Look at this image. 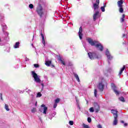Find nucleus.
<instances>
[{
  "label": "nucleus",
  "instance_id": "de8ad7c7",
  "mask_svg": "<svg viewBox=\"0 0 128 128\" xmlns=\"http://www.w3.org/2000/svg\"><path fill=\"white\" fill-rule=\"evenodd\" d=\"M25 60H26V62H28V60H30V59H28V58L26 57Z\"/></svg>",
  "mask_w": 128,
  "mask_h": 128
},
{
  "label": "nucleus",
  "instance_id": "2f4dec72",
  "mask_svg": "<svg viewBox=\"0 0 128 128\" xmlns=\"http://www.w3.org/2000/svg\"><path fill=\"white\" fill-rule=\"evenodd\" d=\"M90 112H94V107H92L90 108Z\"/></svg>",
  "mask_w": 128,
  "mask_h": 128
},
{
  "label": "nucleus",
  "instance_id": "9d476101",
  "mask_svg": "<svg viewBox=\"0 0 128 128\" xmlns=\"http://www.w3.org/2000/svg\"><path fill=\"white\" fill-rule=\"evenodd\" d=\"M93 108H94V112L96 113L98 112L100 110V106L98 104V102H94L93 104Z\"/></svg>",
  "mask_w": 128,
  "mask_h": 128
},
{
  "label": "nucleus",
  "instance_id": "20e7f679",
  "mask_svg": "<svg viewBox=\"0 0 128 128\" xmlns=\"http://www.w3.org/2000/svg\"><path fill=\"white\" fill-rule=\"evenodd\" d=\"M32 77L34 78V80L35 82H36L37 84H41V86H42V90L44 88V83L42 82V80H40V76H38L36 73V72L32 71Z\"/></svg>",
  "mask_w": 128,
  "mask_h": 128
},
{
  "label": "nucleus",
  "instance_id": "f3484780",
  "mask_svg": "<svg viewBox=\"0 0 128 128\" xmlns=\"http://www.w3.org/2000/svg\"><path fill=\"white\" fill-rule=\"evenodd\" d=\"M20 42H16L15 44L14 45V48H20Z\"/></svg>",
  "mask_w": 128,
  "mask_h": 128
},
{
  "label": "nucleus",
  "instance_id": "2eb2a0df",
  "mask_svg": "<svg viewBox=\"0 0 128 128\" xmlns=\"http://www.w3.org/2000/svg\"><path fill=\"white\" fill-rule=\"evenodd\" d=\"M111 112L113 114L114 118L118 117V110L112 109L111 110Z\"/></svg>",
  "mask_w": 128,
  "mask_h": 128
},
{
  "label": "nucleus",
  "instance_id": "ea45409f",
  "mask_svg": "<svg viewBox=\"0 0 128 128\" xmlns=\"http://www.w3.org/2000/svg\"><path fill=\"white\" fill-rule=\"evenodd\" d=\"M34 67H35L36 68H40V65H38V64H34Z\"/></svg>",
  "mask_w": 128,
  "mask_h": 128
},
{
  "label": "nucleus",
  "instance_id": "5701e85b",
  "mask_svg": "<svg viewBox=\"0 0 128 128\" xmlns=\"http://www.w3.org/2000/svg\"><path fill=\"white\" fill-rule=\"evenodd\" d=\"M106 4H104V6H101L100 8V10H102V12H106Z\"/></svg>",
  "mask_w": 128,
  "mask_h": 128
},
{
  "label": "nucleus",
  "instance_id": "09e8293b",
  "mask_svg": "<svg viewBox=\"0 0 128 128\" xmlns=\"http://www.w3.org/2000/svg\"><path fill=\"white\" fill-rule=\"evenodd\" d=\"M124 126H128V123H124Z\"/></svg>",
  "mask_w": 128,
  "mask_h": 128
},
{
  "label": "nucleus",
  "instance_id": "f8f14e48",
  "mask_svg": "<svg viewBox=\"0 0 128 128\" xmlns=\"http://www.w3.org/2000/svg\"><path fill=\"white\" fill-rule=\"evenodd\" d=\"M111 88L113 90L114 92L116 94V96H118L120 94V92L116 90V86L114 83L111 84Z\"/></svg>",
  "mask_w": 128,
  "mask_h": 128
},
{
  "label": "nucleus",
  "instance_id": "9b49d317",
  "mask_svg": "<svg viewBox=\"0 0 128 128\" xmlns=\"http://www.w3.org/2000/svg\"><path fill=\"white\" fill-rule=\"evenodd\" d=\"M100 18V11H95V12L93 15V20H94V22H96V20L98 18Z\"/></svg>",
  "mask_w": 128,
  "mask_h": 128
},
{
  "label": "nucleus",
  "instance_id": "c03bdc74",
  "mask_svg": "<svg viewBox=\"0 0 128 128\" xmlns=\"http://www.w3.org/2000/svg\"><path fill=\"white\" fill-rule=\"evenodd\" d=\"M97 128H102V126L100 125V124H98V126H97Z\"/></svg>",
  "mask_w": 128,
  "mask_h": 128
},
{
  "label": "nucleus",
  "instance_id": "39448f33",
  "mask_svg": "<svg viewBox=\"0 0 128 128\" xmlns=\"http://www.w3.org/2000/svg\"><path fill=\"white\" fill-rule=\"evenodd\" d=\"M105 86H106V80H104V79L102 78L100 81L98 82L97 87L100 92H104Z\"/></svg>",
  "mask_w": 128,
  "mask_h": 128
},
{
  "label": "nucleus",
  "instance_id": "052dcab7",
  "mask_svg": "<svg viewBox=\"0 0 128 128\" xmlns=\"http://www.w3.org/2000/svg\"><path fill=\"white\" fill-rule=\"evenodd\" d=\"M8 4H6L5 5V6H8Z\"/></svg>",
  "mask_w": 128,
  "mask_h": 128
},
{
  "label": "nucleus",
  "instance_id": "864d4df0",
  "mask_svg": "<svg viewBox=\"0 0 128 128\" xmlns=\"http://www.w3.org/2000/svg\"><path fill=\"white\" fill-rule=\"evenodd\" d=\"M68 10H69V9H70V8H68L67 6H66V8H64V9H65V10H68Z\"/></svg>",
  "mask_w": 128,
  "mask_h": 128
},
{
  "label": "nucleus",
  "instance_id": "a211bd4d",
  "mask_svg": "<svg viewBox=\"0 0 128 128\" xmlns=\"http://www.w3.org/2000/svg\"><path fill=\"white\" fill-rule=\"evenodd\" d=\"M45 64L47 66H50V64H52V61L48 60H45Z\"/></svg>",
  "mask_w": 128,
  "mask_h": 128
},
{
  "label": "nucleus",
  "instance_id": "8fccbe9b",
  "mask_svg": "<svg viewBox=\"0 0 128 128\" xmlns=\"http://www.w3.org/2000/svg\"><path fill=\"white\" fill-rule=\"evenodd\" d=\"M50 66H51V68H54V64H50Z\"/></svg>",
  "mask_w": 128,
  "mask_h": 128
},
{
  "label": "nucleus",
  "instance_id": "cd10ccee",
  "mask_svg": "<svg viewBox=\"0 0 128 128\" xmlns=\"http://www.w3.org/2000/svg\"><path fill=\"white\" fill-rule=\"evenodd\" d=\"M118 100L120 102H125L124 98L123 96L119 98Z\"/></svg>",
  "mask_w": 128,
  "mask_h": 128
},
{
  "label": "nucleus",
  "instance_id": "b1692460",
  "mask_svg": "<svg viewBox=\"0 0 128 128\" xmlns=\"http://www.w3.org/2000/svg\"><path fill=\"white\" fill-rule=\"evenodd\" d=\"M4 14H0V22H4Z\"/></svg>",
  "mask_w": 128,
  "mask_h": 128
},
{
  "label": "nucleus",
  "instance_id": "bf43d9fd",
  "mask_svg": "<svg viewBox=\"0 0 128 128\" xmlns=\"http://www.w3.org/2000/svg\"><path fill=\"white\" fill-rule=\"evenodd\" d=\"M32 46L33 48H34V44H32Z\"/></svg>",
  "mask_w": 128,
  "mask_h": 128
},
{
  "label": "nucleus",
  "instance_id": "bb28decb",
  "mask_svg": "<svg viewBox=\"0 0 128 128\" xmlns=\"http://www.w3.org/2000/svg\"><path fill=\"white\" fill-rule=\"evenodd\" d=\"M119 8V12H120V14H122L124 12V8H122V6H118Z\"/></svg>",
  "mask_w": 128,
  "mask_h": 128
},
{
  "label": "nucleus",
  "instance_id": "f704fd0d",
  "mask_svg": "<svg viewBox=\"0 0 128 128\" xmlns=\"http://www.w3.org/2000/svg\"><path fill=\"white\" fill-rule=\"evenodd\" d=\"M40 96H42V94L40 93V92H38L37 94L36 98H40Z\"/></svg>",
  "mask_w": 128,
  "mask_h": 128
},
{
  "label": "nucleus",
  "instance_id": "7ed1b4c3",
  "mask_svg": "<svg viewBox=\"0 0 128 128\" xmlns=\"http://www.w3.org/2000/svg\"><path fill=\"white\" fill-rule=\"evenodd\" d=\"M1 26L2 30V32L5 35V37L4 38V40L5 42H8L10 40V38L8 37V32H6V30H8V26L4 23L1 24Z\"/></svg>",
  "mask_w": 128,
  "mask_h": 128
},
{
  "label": "nucleus",
  "instance_id": "49530a36",
  "mask_svg": "<svg viewBox=\"0 0 128 128\" xmlns=\"http://www.w3.org/2000/svg\"><path fill=\"white\" fill-rule=\"evenodd\" d=\"M77 104V108H79V110H80V104Z\"/></svg>",
  "mask_w": 128,
  "mask_h": 128
},
{
  "label": "nucleus",
  "instance_id": "79ce46f5",
  "mask_svg": "<svg viewBox=\"0 0 128 128\" xmlns=\"http://www.w3.org/2000/svg\"><path fill=\"white\" fill-rule=\"evenodd\" d=\"M56 106H58V104L54 102V108H56Z\"/></svg>",
  "mask_w": 128,
  "mask_h": 128
},
{
  "label": "nucleus",
  "instance_id": "1a4fd4ad",
  "mask_svg": "<svg viewBox=\"0 0 128 128\" xmlns=\"http://www.w3.org/2000/svg\"><path fill=\"white\" fill-rule=\"evenodd\" d=\"M39 111H40V112H42L44 114H46L48 107H46L44 104H42L41 105V108H39Z\"/></svg>",
  "mask_w": 128,
  "mask_h": 128
},
{
  "label": "nucleus",
  "instance_id": "5fc2aeb1",
  "mask_svg": "<svg viewBox=\"0 0 128 128\" xmlns=\"http://www.w3.org/2000/svg\"><path fill=\"white\" fill-rule=\"evenodd\" d=\"M38 106V102H36L35 103V106Z\"/></svg>",
  "mask_w": 128,
  "mask_h": 128
},
{
  "label": "nucleus",
  "instance_id": "0eeeda50",
  "mask_svg": "<svg viewBox=\"0 0 128 128\" xmlns=\"http://www.w3.org/2000/svg\"><path fill=\"white\" fill-rule=\"evenodd\" d=\"M105 54L107 56L108 64H110V60H112V58H114V56H112L110 52V51L108 50V49L106 50Z\"/></svg>",
  "mask_w": 128,
  "mask_h": 128
},
{
  "label": "nucleus",
  "instance_id": "7c9ffc66",
  "mask_svg": "<svg viewBox=\"0 0 128 128\" xmlns=\"http://www.w3.org/2000/svg\"><path fill=\"white\" fill-rule=\"evenodd\" d=\"M5 110H7V112H8L10 110V108H8V104H5Z\"/></svg>",
  "mask_w": 128,
  "mask_h": 128
},
{
  "label": "nucleus",
  "instance_id": "13d9d810",
  "mask_svg": "<svg viewBox=\"0 0 128 128\" xmlns=\"http://www.w3.org/2000/svg\"><path fill=\"white\" fill-rule=\"evenodd\" d=\"M96 2V0H92V2Z\"/></svg>",
  "mask_w": 128,
  "mask_h": 128
},
{
  "label": "nucleus",
  "instance_id": "aec40b11",
  "mask_svg": "<svg viewBox=\"0 0 128 128\" xmlns=\"http://www.w3.org/2000/svg\"><path fill=\"white\" fill-rule=\"evenodd\" d=\"M56 114V112H54L52 114H50V116H48V118L52 120V118H54Z\"/></svg>",
  "mask_w": 128,
  "mask_h": 128
},
{
  "label": "nucleus",
  "instance_id": "dca6fc26",
  "mask_svg": "<svg viewBox=\"0 0 128 128\" xmlns=\"http://www.w3.org/2000/svg\"><path fill=\"white\" fill-rule=\"evenodd\" d=\"M57 58L62 64H63L64 66H66V63L64 62V61L62 60V56H58Z\"/></svg>",
  "mask_w": 128,
  "mask_h": 128
},
{
  "label": "nucleus",
  "instance_id": "6ab92c4d",
  "mask_svg": "<svg viewBox=\"0 0 128 128\" xmlns=\"http://www.w3.org/2000/svg\"><path fill=\"white\" fill-rule=\"evenodd\" d=\"M124 70H126V66H124L123 67L120 69V72L118 74V76H120Z\"/></svg>",
  "mask_w": 128,
  "mask_h": 128
},
{
  "label": "nucleus",
  "instance_id": "37998d69",
  "mask_svg": "<svg viewBox=\"0 0 128 128\" xmlns=\"http://www.w3.org/2000/svg\"><path fill=\"white\" fill-rule=\"evenodd\" d=\"M0 98L2 100H4V99H2V94H0Z\"/></svg>",
  "mask_w": 128,
  "mask_h": 128
},
{
  "label": "nucleus",
  "instance_id": "72a5a7b5",
  "mask_svg": "<svg viewBox=\"0 0 128 128\" xmlns=\"http://www.w3.org/2000/svg\"><path fill=\"white\" fill-rule=\"evenodd\" d=\"M5 44L2 42V40L0 38V46H4Z\"/></svg>",
  "mask_w": 128,
  "mask_h": 128
},
{
  "label": "nucleus",
  "instance_id": "393cba45",
  "mask_svg": "<svg viewBox=\"0 0 128 128\" xmlns=\"http://www.w3.org/2000/svg\"><path fill=\"white\" fill-rule=\"evenodd\" d=\"M74 76L76 78V80L78 82H80V77H78V74H74Z\"/></svg>",
  "mask_w": 128,
  "mask_h": 128
},
{
  "label": "nucleus",
  "instance_id": "c9c22d12",
  "mask_svg": "<svg viewBox=\"0 0 128 128\" xmlns=\"http://www.w3.org/2000/svg\"><path fill=\"white\" fill-rule=\"evenodd\" d=\"M98 94V90H96V89L94 90V94L96 96V94Z\"/></svg>",
  "mask_w": 128,
  "mask_h": 128
},
{
  "label": "nucleus",
  "instance_id": "473e14b6",
  "mask_svg": "<svg viewBox=\"0 0 128 128\" xmlns=\"http://www.w3.org/2000/svg\"><path fill=\"white\" fill-rule=\"evenodd\" d=\"M31 112H32V114H34V112H36V108H32L31 110Z\"/></svg>",
  "mask_w": 128,
  "mask_h": 128
},
{
  "label": "nucleus",
  "instance_id": "a878e982",
  "mask_svg": "<svg viewBox=\"0 0 128 128\" xmlns=\"http://www.w3.org/2000/svg\"><path fill=\"white\" fill-rule=\"evenodd\" d=\"M124 18H126V15L123 14L122 16V18H120V22L122 23L124 22Z\"/></svg>",
  "mask_w": 128,
  "mask_h": 128
},
{
  "label": "nucleus",
  "instance_id": "4be33fe9",
  "mask_svg": "<svg viewBox=\"0 0 128 128\" xmlns=\"http://www.w3.org/2000/svg\"><path fill=\"white\" fill-rule=\"evenodd\" d=\"M114 126H116L118 124V117H114V120L113 121Z\"/></svg>",
  "mask_w": 128,
  "mask_h": 128
},
{
  "label": "nucleus",
  "instance_id": "4c0bfd02",
  "mask_svg": "<svg viewBox=\"0 0 128 128\" xmlns=\"http://www.w3.org/2000/svg\"><path fill=\"white\" fill-rule=\"evenodd\" d=\"M69 124H70V126H73L74 125V121H72V120L69 121Z\"/></svg>",
  "mask_w": 128,
  "mask_h": 128
},
{
  "label": "nucleus",
  "instance_id": "4468645a",
  "mask_svg": "<svg viewBox=\"0 0 128 128\" xmlns=\"http://www.w3.org/2000/svg\"><path fill=\"white\" fill-rule=\"evenodd\" d=\"M40 34L42 38V42L44 46H46V41L44 40V34H42V30H40Z\"/></svg>",
  "mask_w": 128,
  "mask_h": 128
},
{
  "label": "nucleus",
  "instance_id": "0e129e2a",
  "mask_svg": "<svg viewBox=\"0 0 128 128\" xmlns=\"http://www.w3.org/2000/svg\"><path fill=\"white\" fill-rule=\"evenodd\" d=\"M33 38H34V36H33Z\"/></svg>",
  "mask_w": 128,
  "mask_h": 128
},
{
  "label": "nucleus",
  "instance_id": "423d86ee",
  "mask_svg": "<svg viewBox=\"0 0 128 128\" xmlns=\"http://www.w3.org/2000/svg\"><path fill=\"white\" fill-rule=\"evenodd\" d=\"M88 58L90 60H94L96 58L98 60L100 58V54L98 52H88Z\"/></svg>",
  "mask_w": 128,
  "mask_h": 128
},
{
  "label": "nucleus",
  "instance_id": "c85d7f7f",
  "mask_svg": "<svg viewBox=\"0 0 128 128\" xmlns=\"http://www.w3.org/2000/svg\"><path fill=\"white\" fill-rule=\"evenodd\" d=\"M83 128H90L88 125L84 123H83L82 124Z\"/></svg>",
  "mask_w": 128,
  "mask_h": 128
},
{
  "label": "nucleus",
  "instance_id": "680f3d73",
  "mask_svg": "<svg viewBox=\"0 0 128 128\" xmlns=\"http://www.w3.org/2000/svg\"><path fill=\"white\" fill-rule=\"evenodd\" d=\"M24 91H23V92H22V94H24Z\"/></svg>",
  "mask_w": 128,
  "mask_h": 128
},
{
  "label": "nucleus",
  "instance_id": "6e6552de",
  "mask_svg": "<svg viewBox=\"0 0 128 128\" xmlns=\"http://www.w3.org/2000/svg\"><path fill=\"white\" fill-rule=\"evenodd\" d=\"M92 8L94 10V12H98V10H98V8H100V0H96V3L92 2Z\"/></svg>",
  "mask_w": 128,
  "mask_h": 128
},
{
  "label": "nucleus",
  "instance_id": "c756f323",
  "mask_svg": "<svg viewBox=\"0 0 128 128\" xmlns=\"http://www.w3.org/2000/svg\"><path fill=\"white\" fill-rule=\"evenodd\" d=\"M60 98H57L54 100L55 104H58V102H60Z\"/></svg>",
  "mask_w": 128,
  "mask_h": 128
},
{
  "label": "nucleus",
  "instance_id": "6e6d98bb",
  "mask_svg": "<svg viewBox=\"0 0 128 128\" xmlns=\"http://www.w3.org/2000/svg\"><path fill=\"white\" fill-rule=\"evenodd\" d=\"M122 36H123V38H124V36H126V34H123Z\"/></svg>",
  "mask_w": 128,
  "mask_h": 128
},
{
  "label": "nucleus",
  "instance_id": "4d7b16f0",
  "mask_svg": "<svg viewBox=\"0 0 128 128\" xmlns=\"http://www.w3.org/2000/svg\"><path fill=\"white\" fill-rule=\"evenodd\" d=\"M39 120H40V122H42V118H39Z\"/></svg>",
  "mask_w": 128,
  "mask_h": 128
},
{
  "label": "nucleus",
  "instance_id": "f257e3e1",
  "mask_svg": "<svg viewBox=\"0 0 128 128\" xmlns=\"http://www.w3.org/2000/svg\"><path fill=\"white\" fill-rule=\"evenodd\" d=\"M36 12L39 16L40 18L46 20L48 16V10L42 8V4H39L36 8Z\"/></svg>",
  "mask_w": 128,
  "mask_h": 128
},
{
  "label": "nucleus",
  "instance_id": "a19ab883",
  "mask_svg": "<svg viewBox=\"0 0 128 128\" xmlns=\"http://www.w3.org/2000/svg\"><path fill=\"white\" fill-rule=\"evenodd\" d=\"M30 96L32 100H34V94H30Z\"/></svg>",
  "mask_w": 128,
  "mask_h": 128
},
{
  "label": "nucleus",
  "instance_id": "603ef678",
  "mask_svg": "<svg viewBox=\"0 0 128 128\" xmlns=\"http://www.w3.org/2000/svg\"><path fill=\"white\" fill-rule=\"evenodd\" d=\"M120 122H121V124H124V120H121Z\"/></svg>",
  "mask_w": 128,
  "mask_h": 128
},
{
  "label": "nucleus",
  "instance_id": "412c9836",
  "mask_svg": "<svg viewBox=\"0 0 128 128\" xmlns=\"http://www.w3.org/2000/svg\"><path fill=\"white\" fill-rule=\"evenodd\" d=\"M122 4H124V0H120L118 2V6H122Z\"/></svg>",
  "mask_w": 128,
  "mask_h": 128
},
{
  "label": "nucleus",
  "instance_id": "e433bc0d",
  "mask_svg": "<svg viewBox=\"0 0 128 128\" xmlns=\"http://www.w3.org/2000/svg\"><path fill=\"white\" fill-rule=\"evenodd\" d=\"M88 122L89 123L92 122V118H90V117H88Z\"/></svg>",
  "mask_w": 128,
  "mask_h": 128
},
{
  "label": "nucleus",
  "instance_id": "ddd939ff",
  "mask_svg": "<svg viewBox=\"0 0 128 128\" xmlns=\"http://www.w3.org/2000/svg\"><path fill=\"white\" fill-rule=\"evenodd\" d=\"M78 36L80 40L82 39V27L80 26L78 32Z\"/></svg>",
  "mask_w": 128,
  "mask_h": 128
},
{
  "label": "nucleus",
  "instance_id": "58836bf2",
  "mask_svg": "<svg viewBox=\"0 0 128 128\" xmlns=\"http://www.w3.org/2000/svg\"><path fill=\"white\" fill-rule=\"evenodd\" d=\"M29 8H30L31 10H32V8H34V4H29Z\"/></svg>",
  "mask_w": 128,
  "mask_h": 128
},
{
  "label": "nucleus",
  "instance_id": "f03ea898",
  "mask_svg": "<svg viewBox=\"0 0 128 128\" xmlns=\"http://www.w3.org/2000/svg\"><path fill=\"white\" fill-rule=\"evenodd\" d=\"M86 40L90 46H95L96 48H98L100 52H102L104 50V46L102 45V44L98 42V41H94L92 38H88L86 39Z\"/></svg>",
  "mask_w": 128,
  "mask_h": 128
},
{
  "label": "nucleus",
  "instance_id": "a18cd8bd",
  "mask_svg": "<svg viewBox=\"0 0 128 128\" xmlns=\"http://www.w3.org/2000/svg\"><path fill=\"white\" fill-rule=\"evenodd\" d=\"M30 92H32V90H28L26 91V92H28V94H30Z\"/></svg>",
  "mask_w": 128,
  "mask_h": 128
},
{
  "label": "nucleus",
  "instance_id": "3c124183",
  "mask_svg": "<svg viewBox=\"0 0 128 128\" xmlns=\"http://www.w3.org/2000/svg\"><path fill=\"white\" fill-rule=\"evenodd\" d=\"M76 104H78V99H76Z\"/></svg>",
  "mask_w": 128,
  "mask_h": 128
},
{
  "label": "nucleus",
  "instance_id": "e2e57ef3",
  "mask_svg": "<svg viewBox=\"0 0 128 128\" xmlns=\"http://www.w3.org/2000/svg\"><path fill=\"white\" fill-rule=\"evenodd\" d=\"M123 44H124V42H123Z\"/></svg>",
  "mask_w": 128,
  "mask_h": 128
}]
</instances>
